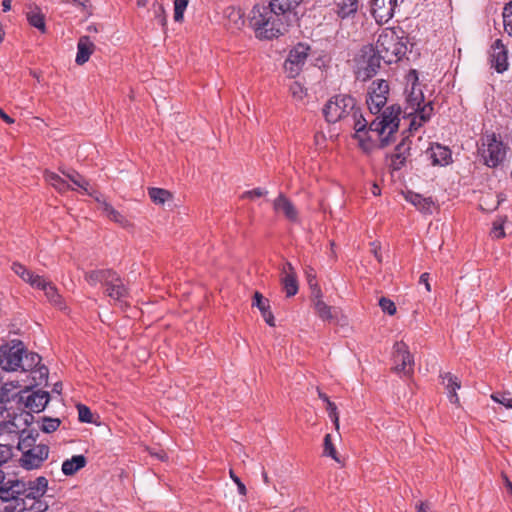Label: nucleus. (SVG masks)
<instances>
[{"label": "nucleus", "mask_w": 512, "mask_h": 512, "mask_svg": "<svg viewBox=\"0 0 512 512\" xmlns=\"http://www.w3.org/2000/svg\"><path fill=\"white\" fill-rule=\"evenodd\" d=\"M281 283L283 286V290L287 297H292L298 292V281L297 275H284L281 277Z\"/></svg>", "instance_id": "nucleus-38"}, {"label": "nucleus", "mask_w": 512, "mask_h": 512, "mask_svg": "<svg viewBox=\"0 0 512 512\" xmlns=\"http://www.w3.org/2000/svg\"><path fill=\"white\" fill-rule=\"evenodd\" d=\"M11 3H12V0H3L2 1V7H3L4 12H7L11 9Z\"/></svg>", "instance_id": "nucleus-63"}, {"label": "nucleus", "mask_w": 512, "mask_h": 512, "mask_svg": "<svg viewBox=\"0 0 512 512\" xmlns=\"http://www.w3.org/2000/svg\"><path fill=\"white\" fill-rule=\"evenodd\" d=\"M18 427L14 421H4L0 423V436L3 434L18 433Z\"/></svg>", "instance_id": "nucleus-54"}, {"label": "nucleus", "mask_w": 512, "mask_h": 512, "mask_svg": "<svg viewBox=\"0 0 512 512\" xmlns=\"http://www.w3.org/2000/svg\"><path fill=\"white\" fill-rule=\"evenodd\" d=\"M310 47L303 43H298L293 47L287 59L284 62V71L290 78H295L302 71L303 66L309 55Z\"/></svg>", "instance_id": "nucleus-11"}, {"label": "nucleus", "mask_w": 512, "mask_h": 512, "mask_svg": "<svg viewBox=\"0 0 512 512\" xmlns=\"http://www.w3.org/2000/svg\"><path fill=\"white\" fill-rule=\"evenodd\" d=\"M95 49L94 43L90 40L89 36H81L77 43V54L75 62L78 65L85 64Z\"/></svg>", "instance_id": "nucleus-22"}, {"label": "nucleus", "mask_w": 512, "mask_h": 512, "mask_svg": "<svg viewBox=\"0 0 512 512\" xmlns=\"http://www.w3.org/2000/svg\"><path fill=\"white\" fill-rule=\"evenodd\" d=\"M491 235L493 238L500 239L505 236L504 228L502 223L495 221L493 223V228L491 230Z\"/></svg>", "instance_id": "nucleus-56"}, {"label": "nucleus", "mask_w": 512, "mask_h": 512, "mask_svg": "<svg viewBox=\"0 0 512 512\" xmlns=\"http://www.w3.org/2000/svg\"><path fill=\"white\" fill-rule=\"evenodd\" d=\"M408 80L412 81L411 90L406 98V107L404 114L411 117L409 131L418 130L424 123L430 120L434 108L431 101L423 104L424 94L418 83V74L416 70H411L408 74Z\"/></svg>", "instance_id": "nucleus-3"}, {"label": "nucleus", "mask_w": 512, "mask_h": 512, "mask_svg": "<svg viewBox=\"0 0 512 512\" xmlns=\"http://www.w3.org/2000/svg\"><path fill=\"white\" fill-rule=\"evenodd\" d=\"M86 463L87 460L84 455H74L62 463V472L66 476H72L85 467Z\"/></svg>", "instance_id": "nucleus-27"}, {"label": "nucleus", "mask_w": 512, "mask_h": 512, "mask_svg": "<svg viewBox=\"0 0 512 512\" xmlns=\"http://www.w3.org/2000/svg\"><path fill=\"white\" fill-rule=\"evenodd\" d=\"M21 489V502H19L18 512L25 510L32 512H44L47 504L41 500L47 491L48 480L40 476L35 480L24 481Z\"/></svg>", "instance_id": "nucleus-7"}, {"label": "nucleus", "mask_w": 512, "mask_h": 512, "mask_svg": "<svg viewBox=\"0 0 512 512\" xmlns=\"http://www.w3.org/2000/svg\"><path fill=\"white\" fill-rule=\"evenodd\" d=\"M323 114L327 122H344L355 130V138L363 150H369L372 145L366 143L361 133L367 127V120L363 117L356 99L347 94H339L331 97L323 108Z\"/></svg>", "instance_id": "nucleus-1"}, {"label": "nucleus", "mask_w": 512, "mask_h": 512, "mask_svg": "<svg viewBox=\"0 0 512 512\" xmlns=\"http://www.w3.org/2000/svg\"><path fill=\"white\" fill-rule=\"evenodd\" d=\"M64 176L68 178L75 186L83 190L84 193L89 194V182L78 172L72 170L70 172H63Z\"/></svg>", "instance_id": "nucleus-39"}, {"label": "nucleus", "mask_w": 512, "mask_h": 512, "mask_svg": "<svg viewBox=\"0 0 512 512\" xmlns=\"http://www.w3.org/2000/svg\"><path fill=\"white\" fill-rule=\"evenodd\" d=\"M19 388L20 385L18 382L3 383L0 381V404L16 400Z\"/></svg>", "instance_id": "nucleus-28"}, {"label": "nucleus", "mask_w": 512, "mask_h": 512, "mask_svg": "<svg viewBox=\"0 0 512 512\" xmlns=\"http://www.w3.org/2000/svg\"><path fill=\"white\" fill-rule=\"evenodd\" d=\"M397 0H372L371 14L378 24L387 23L393 16Z\"/></svg>", "instance_id": "nucleus-15"}, {"label": "nucleus", "mask_w": 512, "mask_h": 512, "mask_svg": "<svg viewBox=\"0 0 512 512\" xmlns=\"http://www.w3.org/2000/svg\"><path fill=\"white\" fill-rule=\"evenodd\" d=\"M267 194V191L262 188H255L250 191H246L243 193L242 198H249V199H255L258 197L265 196Z\"/></svg>", "instance_id": "nucleus-55"}, {"label": "nucleus", "mask_w": 512, "mask_h": 512, "mask_svg": "<svg viewBox=\"0 0 512 512\" xmlns=\"http://www.w3.org/2000/svg\"><path fill=\"white\" fill-rule=\"evenodd\" d=\"M389 85L386 80L378 79L371 83L366 103L372 114H378L387 103Z\"/></svg>", "instance_id": "nucleus-10"}, {"label": "nucleus", "mask_w": 512, "mask_h": 512, "mask_svg": "<svg viewBox=\"0 0 512 512\" xmlns=\"http://www.w3.org/2000/svg\"><path fill=\"white\" fill-rule=\"evenodd\" d=\"M430 158L433 165H447L451 160V151L440 144H436L430 149Z\"/></svg>", "instance_id": "nucleus-26"}, {"label": "nucleus", "mask_w": 512, "mask_h": 512, "mask_svg": "<svg viewBox=\"0 0 512 512\" xmlns=\"http://www.w3.org/2000/svg\"><path fill=\"white\" fill-rule=\"evenodd\" d=\"M445 385V388L448 391V398L451 403L457 404L459 402L458 395L456 393L457 389L461 387V383L456 376L447 372L440 375Z\"/></svg>", "instance_id": "nucleus-25"}, {"label": "nucleus", "mask_w": 512, "mask_h": 512, "mask_svg": "<svg viewBox=\"0 0 512 512\" xmlns=\"http://www.w3.org/2000/svg\"><path fill=\"white\" fill-rule=\"evenodd\" d=\"M64 3L71 4L78 8L82 13L92 15V5L90 0H62Z\"/></svg>", "instance_id": "nucleus-44"}, {"label": "nucleus", "mask_w": 512, "mask_h": 512, "mask_svg": "<svg viewBox=\"0 0 512 512\" xmlns=\"http://www.w3.org/2000/svg\"><path fill=\"white\" fill-rule=\"evenodd\" d=\"M77 410H78V418L81 422H84V423L92 422L91 410L86 405L78 404Z\"/></svg>", "instance_id": "nucleus-50"}, {"label": "nucleus", "mask_w": 512, "mask_h": 512, "mask_svg": "<svg viewBox=\"0 0 512 512\" xmlns=\"http://www.w3.org/2000/svg\"><path fill=\"white\" fill-rule=\"evenodd\" d=\"M411 140L409 137H404L401 142L395 147L394 153L391 155V168L394 171L402 169L410 156Z\"/></svg>", "instance_id": "nucleus-18"}, {"label": "nucleus", "mask_w": 512, "mask_h": 512, "mask_svg": "<svg viewBox=\"0 0 512 512\" xmlns=\"http://www.w3.org/2000/svg\"><path fill=\"white\" fill-rule=\"evenodd\" d=\"M406 201L410 202L413 206H415L419 211L424 213H432V207L434 206V201L431 197H424L421 194L408 191L405 194Z\"/></svg>", "instance_id": "nucleus-23"}, {"label": "nucleus", "mask_w": 512, "mask_h": 512, "mask_svg": "<svg viewBox=\"0 0 512 512\" xmlns=\"http://www.w3.org/2000/svg\"><path fill=\"white\" fill-rule=\"evenodd\" d=\"M190 0H174V21L181 23Z\"/></svg>", "instance_id": "nucleus-42"}, {"label": "nucleus", "mask_w": 512, "mask_h": 512, "mask_svg": "<svg viewBox=\"0 0 512 512\" xmlns=\"http://www.w3.org/2000/svg\"><path fill=\"white\" fill-rule=\"evenodd\" d=\"M96 201L98 202V210L101 211V213L110 219L111 221L115 222L119 226L126 228L130 225L129 220L125 215H123L120 211L116 210L109 202H107L105 199L96 198Z\"/></svg>", "instance_id": "nucleus-20"}, {"label": "nucleus", "mask_w": 512, "mask_h": 512, "mask_svg": "<svg viewBox=\"0 0 512 512\" xmlns=\"http://www.w3.org/2000/svg\"><path fill=\"white\" fill-rule=\"evenodd\" d=\"M417 512H433L431 506L427 502H419L416 504Z\"/></svg>", "instance_id": "nucleus-60"}, {"label": "nucleus", "mask_w": 512, "mask_h": 512, "mask_svg": "<svg viewBox=\"0 0 512 512\" xmlns=\"http://www.w3.org/2000/svg\"><path fill=\"white\" fill-rule=\"evenodd\" d=\"M392 360L394 363L393 370L396 373H403L405 376L413 374L414 359L407 344L403 341L394 344Z\"/></svg>", "instance_id": "nucleus-12"}, {"label": "nucleus", "mask_w": 512, "mask_h": 512, "mask_svg": "<svg viewBox=\"0 0 512 512\" xmlns=\"http://www.w3.org/2000/svg\"><path fill=\"white\" fill-rule=\"evenodd\" d=\"M503 478H504V485H505V487L512 494V482L505 475L503 476Z\"/></svg>", "instance_id": "nucleus-64"}, {"label": "nucleus", "mask_w": 512, "mask_h": 512, "mask_svg": "<svg viewBox=\"0 0 512 512\" xmlns=\"http://www.w3.org/2000/svg\"><path fill=\"white\" fill-rule=\"evenodd\" d=\"M491 399L506 408H512V393L510 392H495L491 395Z\"/></svg>", "instance_id": "nucleus-43"}, {"label": "nucleus", "mask_w": 512, "mask_h": 512, "mask_svg": "<svg viewBox=\"0 0 512 512\" xmlns=\"http://www.w3.org/2000/svg\"><path fill=\"white\" fill-rule=\"evenodd\" d=\"M507 49L500 39L494 41L491 46V66L498 72L503 73L508 69Z\"/></svg>", "instance_id": "nucleus-17"}, {"label": "nucleus", "mask_w": 512, "mask_h": 512, "mask_svg": "<svg viewBox=\"0 0 512 512\" xmlns=\"http://www.w3.org/2000/svg\"><path fill=\"white\" fill-rule=\"evenodd\" d=\"M230 477L232 478V480L237 484V488H238V492L239 494L245 496L246 493H247V489L245 487V485L241 482V480L239 479V477H237L232 470H230Z\"/></svg>", "instance_id": "nucleus-57"}, {"label": "nucleus", "mask_w": 512, "mask_h": 512, "mask_svg": "<svg viewBox=\"0 0 512 512\" xmlns=\"http://www.w3.org/2000/svg\"><path fill=\"white\" fill-rule=\"evenodd\" d=\"M303 0H270L272 7L282 15L292 26L299 20L297 8Z\"/></svg>", "instance_id": "nucleus-16"}, {"label": "nucleus", "mask_w": 512, "mask_h": 512, "mask_svg": "<svg viewBox=\"0 0 512 512\" xmlns=\"http://www.w3.org/2000/svg\"><path fill=\"white\" fill-rule=\"evenodd\" d=\"M248 26L260 40L279 38L291 25L269 2L255 4L247 16Z\"/></svg>", "instance_id": "nucleus-2"}, {"label": "nucleus", "mask_w": 512, "mask_h": 512, "mask_svg": "<svg viewBox=\"0 0 512 512\" xmlns=\"http://www.w3.org/2000/svg\"><path fill=\"white\" fill-rule=\"evenodd\" d=\"M379 306L381 307L384 313H387L389 315H394L396 313L395 303L386 297H381L379 299Z\"/></svg>", "instance_id": "nucleus-49"}, {"label": "nucleus", "mask_w": 512, "mask_h": 512, "mask_svg": "<svg viewBox=\"0 0 512 512\" xmlns=\"http://www.w3.org/2000/svg\"><path fill=\"white\" fill-rule=\"evenodd\" d=\"M273 209L276 213H282L290 222H299L298 210L283 193H280L273 201Z\"/></svg>", "instance_id": "nucleus-19"}, {"label": "nucleus", "mask_w": 512, "mask_h": 512, "mask_svg": "<svg viewBox=\"0 0 512 512\" xmlns=\"http://www.w3.org/2000/svg\"><path fill=\"white\" fill-rule=\"evenodd\" d=\"M44 293L51 304L58 307L59 309H63L65 307L62 296L59 294L57 288L51 281L45 288Z\"/></svg>", "instance_id": "nucleus-36"}, {"label": "nucleus", "mask_w": 512, "mask_h": 512, "mask_svg": "<svg viewBox=\"0 0 512 512\" xmlns=\"http://www.w3.org/2000/svg\"><path fill=\"white\" fill-rule=\"evenodd\" d=\"M227 17L228 26L232 30H241L245 26L246 22H248L241 9L232 8Z\"/></svg>", "instance_id": "nucleus-32"}, {"label": "nucleus", "mask_w": 512, "mask_h": 512, "mask_svg": "<svg viewBox=\"0 0 512 512\" xmlns=\"http://www.w3.org/2000/svg\"><path fill=\"white\" fill-rule=\"evenodd\" d=\"M429 279H430V274L425 272V273H422L421 276H420V279H419V283L421 284H424L425 285V288L428 292L431 291V286H430V283H429Z\"/></svg>", "instance_id": "nucleus-59"}, {"label": "nucleus", "mask_w": 512, "mask_h": 512, "mask_svg": "<svg viewBox=\"0 0 512 512\" xmlns=\"http://www.w3.org/2000/svg\"><path fill=\"white\" fill-rule=\"evenodd\" d=\"M50 283V281L44 279L42 276L35 274L30 281L29 285L32 288L39 289V290H45L47 285Z\"/></svg>", "instance_id": "nucleus-52"}, {"label": "nucleus", "mask_w": 512, "mask_h": 512, "mask_svg": "<svg viewBox=\"0 0 512 512\" xmlns=\"http://www.w3.org/2000/svg\"><path fill=\"white\" fill-rule=\"evenodd\" d=\"M292 96L297 100H302L306 92L303 86L299 82H293L289 88Z\"/></svg>", "instance_id": "nucleus-53"}, {"label": "nucleus", "mask_w": 512, "mask_h": 512, "mask_svg": "<svg viewBox=\"0 0 512 512\" xmlns=\"http://www.w3.org/2000/svg\"><path fill=\"white\" fill-rule=\"evenodd\" d=\"M113 270L111 269H101V270H92L85 273V280L91 285L95 286L98 283L105 284L106 281L111 276Z\"/></svg>", "instance_id": "nucleus-30"}, {"label": "nucleus", "mask_w": 512, "mask_h": 512, "mask_svg": "<svg viewBox=\"0 0 512 512\" xmlns=\"http://www.w3.org/2000/svg\"><path fill=\"white\" fill-rule=\"evenodd\" d=\"M316 301L314 303L316 313L322 320H330L333 318L331 313V307L328 306L322 299H321V290L319 287L316 286V294H314Z\"/></svg>", "instance_id": "nucleus-34"}, {"label": "nucleus", "mask_w": 512, "mask_h": 512, "mask_svg": "<svg viewBox=\"0 0 512 512\" xmlns=\"http://www.w3.org/2000/svg\"><path fill=\"white\" fill-rule=\"evenodd\" d=\"M0 118L7 124L14 123V119L11 118L8 114H6L2 109H0Z\"/></svg>", "instance_id": "nucleus-62"}, {"label": "nucleus", "mask_w": 512, "mask_h": 512, "mask_svg": "<svg viewBox=\"0 0 512 512\" xmlns=\"http://www.w3.org/2000/svg\"><path fill=\"white\" fill-rule=\"evenodd\" d=\"M252 306L257 307L260 310L262 317L269 326H275V319L270 310L269 300L264 298L260 292L254 293Z\"/></svg>", "instance_id": "nucleus-24"}, {"label": "nucleus", "mask_w": 512, "mask_h": 512, "mask_svg": "<svg viewBox=\"0 0 512 512\" xmlns=\"http://www.w3.org/2000/svg\"><path fill=\"white\" fill-rule=\"evenodd\" d=\"M369 52L371 55H369L365 70V76L367 78L372 77L375 75L380 68V62L382 60V57L379 56V53L376 52V49L374 47L369 48Z\"/></svg>", "instance_id": "nucleus-33"}, {"label": "nucleus", "mask_w": 512, "mask_h": 512, "mask_svg": "<svg viewBox=\"0 0 512 512\" xmlns=\"http://www.w3.org/2000/svg\"><path fill=\"white\" fill-rule=\"evenodd\" d=\"M105 294L120 305L126 303L129 297V290L123 283L121 277L113 271L109 279L104 284Z\"/></svg>", "instance_id": "nucleus-14"}, {"label": "nucleus", "mask_w": 512, "mask_h": 512, "mask_svg": "<svg viewBox=\"0 0 512 512\" xmlns=\"http://www.w3.org/2000/svg\"><path fill=\"white\" fill-rule=\"evenodd\" d=\"M45 180L53 186L58 192L65 193L72 189L67 180L54 172H45Z\"/></svg>", "instance_id": "nucleus-31"}, {"label": "nucleus", "mask_w": 512, "mask_h": 512, "mask_svg": "<svg viewBox=\"0 0 512 512\" xmlns=\"http://www.w3.org/2000/svg\"><path fill=\"white\" fill-rule=\"evenodd\" d=\"M326 404V409L328 411L330 419L333 421L336 429H339V415L335 403L330 400H327Z\"/></svg>", "instance_id": "nucleus-51"}, {"label": "nucleus", "mask_w": 512, "mask_h": 512, "mask_svg": "<svg viewBox=\"0 0 512 512\" xmlns=\"http://www.w3.org/2000/svg\"><path fill=\"white\" fill-rule=\"evenodd\" d=\"M22 365L20 366V369L23 371H32L38 366H40L41 357L34 352H26L23 355V361Z\"/></svg>", "instance_id": "nucleus-37"}, {"label": "nucleus", "mask_w": 512, "mask_h": 512, "mask_svg": "<svg viewBox=\"0 0 512 512\" xmlns=\"http://www.w3.org/2000/svg\"><path fill=\"white\" fill-rule=\"evenodd\" d=\"M37 436L31 431L23 430L19 435L17 449L21 452L19 465L25 470L40 468L47 460L50 448L44 443H37Z\"/></svg>", "instance_id": "nucleus-5"}, {"label": "nucleus", "mask_w": 512, "mask_h": 512, "mask_svg": "<svg viewBox=\"0 0 512 512\" xmlns=\"http://www.w3.org/2000/svg\"><path fill=\"white\" fill-rule=\"evenodd\" d=\"M50 395L47 391L36 390H19L17 395V403L24 404V407L33 413L43 411L48 404Z\"/></svg>", "instance_id": "nucleus-13"}, {"label": "nucleus", "mask_w": 512, "mask_h": 512, "mask_svg": "<svg viewBox=\"0 0 512 512\" xmlns=\"http://www.w3.org/2000/svg\"><path fill=\"white\" fill-rule=\"evenodd\" d=\"M308 283L310 287L313 289V295L316 294V286L318 287V285L316 283L314 274H308Z\"/></svg>", "instance_id": "nucleus-61"}, {"label": "nucleus", "mask_w": 512, "mask_h": 512, "mask_svg": "<svg viewBox=\"0 0 512 512\" xmlns=\"http://www.w3.org/2000/svg\"><path fill=\"white\" fill-rule=\"evenodd\" d=\"M401 108L398 105H391L386 107L382 114L371 121L368 130L365 128L361 133V137L370 143L372 150L375 147L372 136L369 134H375L380 140V146L385 147L390 143V137L397 132L400 122ZM368 152V150H366Z\"/></svg>", "instance_id": "nucleus-4"}, {"label": "nucleus", "mask_w": 512, "mask_h": 512, "mask_svg": "<svg viewBox=\"0 0 512 512\" xmlns=\"http://www.w3.org/2000/svg\"><path fill=\"white\" fill-rule=\"evenodd\" d=\"M26 347L21 341H12L0 346V368L7 372L20 369Z\"/></svg>", "instance_id": "nucleus-9"}, {"label": "nucleus", "mask_w": 512, "mask_h": 512, "mask_svg": "<svg viewBox=\"0 0 512 512\" xmlns=\"http://www.w3.org/2000/svg\"><path fill=\"white\" fill-rule=\"evenodd\" d=\"M502 16L504 29L512 37V0L505 4Z\"/></svg>", "instance_id": "nucleus-40"}, {"label": "nucleus", "mask_w": 512, "mask_h": 512, "mask_svg": "<svg viewBox=\"0 0 512 512\" xmlns=\"http://www.w3.org/2000/svg\"><path fill=\"white\" fill-rule=\"evenodd\" d=\"M60 424L61 421L58 418L44 417L41 430L45 433H52L59 428Z\"/></svg>", "instance_id": "nucleus-45"}, {"label": "nucleus", "mask_w": 512, "mask_h": 512, "mask_svg": "<svg viewBox=\"0 0 512 512\" xmlns=\"http://www.w3.org/2000/svg\"><path fill=\"white\" fill-rule=\"evenodd\" d=\"M358 8V0H336L334 11L340 19L344 20L353 18L357 13Z\"/></svg>", "instance_id": "nucleus-21"}, {"label": "nucleus", "mask_w": 512, "mask_h": 512, "mask_svg": "<svg viewBox=\"0 0 512 512\" xmlns=\"http://www.w3.org/2000/svg\"><path fill=\"white\" fill-rule=\"evenodd\" d=\"M148 195L150 199L157 205H163L173 197L168 190L156 187L149 188Z\"/></svg>", "instance_id": "nucleus-35"}, {"label": "nucleus", "mask_w": 512, "mask_h": 512, "mask_svg": "<svg viewBox=\"0 0 512 512\" xmlns=\"http://www.w3.org/2000/svg\"><path fill=\"white\" fill-rule=\"evenodd\" d=\"M33 373V380L37 381V384H41L42 382H46L48 379V368L44 365L38 366L36 369L32 370Z\"/></svg>", "instance_id": "nucleus-48"}, {"label": "nucleus", "mask_w": 512, "mask_h": 512, "mask_svg": "<svg viewBox=\"0 0 512 512\" xmlns=\"http://www.w3.org/2000/svg\"><path fill=\"white\" fill-rule=\"evenodd\" d=\"M11 269L17 274L23 281L30 283L33 276L35 275L32 271L28 270L24 265L20 263H13Z\"/></svg>", "instance_id": "nucleus-41"}, {"label": "nucleus", "mask_w": 512, "mask_h": 512, "mask_svg": "<svg viewBox=\"0 0 512 512\" xmlns=\"http://www.w3.org/2000/svg\"><path fill=\"white\" fill-rule=\"evenodd\" d=\"M324 454L330 456L336 462H340L330 434H326L324 437Z\"/></svg>", "instance_id": "nucleus-46"}, {"label": "nucleus", "mask_w": 512, "mask_h": 512, "mask_svg": "<svg viewBox=\"0 0 512 512\" xmlns=\"http://www.w3.org/2000/svg\"><path fill=\"white\" fill-rule=\"evenodd\" d=\"M28 23L40 30L42 33L46 32L45 17L39 7H30L26 12Z\"/></svg>", "instance_id": "nucleus-29"}, {"label": "nucleus", "mask_w": 512, "mask_h": 512, "mask_svg": "<svg viewBox=\"0 0 512 512\" xmlns=\"http://www.w3.org/2000/svg\"><path fill=\"white\" fill-rule=\"evenodd\" d=\"M153 8H154L155 20L158 22L159 25H161L162 27H165L167 24V17H166V12H165L164 6L162 4L155 2L153 4Z\"/></svg>", "instance_id": "nucleus-47"}, {"label": "nucleus", "mask_w": 512, "mask_h": 512, "mask_svg": "<svg viewBox=\"0 0 512 512\" xmlns=\"http://www.w3.org/2000/svg\"><path fill=\"white\" fill-rule=\"evenodd\" d=\"M281 274H282V276H284V275L296 276L295 269L290 262H285L283 264L282 269H281Z\"/></svg>", "instance_id": "nucleus-58"}, {"label": "nucleus", "mask_w": 512, "mask_h": 512, "mask_svg": "<svg viewBox=\"0 0 512 512\" xmlns=\"http://www.w3.org/2000/svg\"><path fill=\"white\" fill-rule=\"evenodd\" d=\"M507 152V146L495 134L486 135L482 138L479 154L484 164L490 168L500 165Z\"/></svg>", "instance_id": "nucleus-8"}, {"label": "nucleus", "mask_w": 512, "mask_h": 512, "mask_svg": "<svg viewBox=\"0 0 512 512\" xmlns=\"http://www.w3.org/2000/svg\"><path fill=\"white\" fill-rule=\"evenodd\" d=\"M374 48L386 64L397 63L407 52L403 38L394 29L389 28L379 34Z\"/></svg>", "instance_id": "nucleus-6"}]
</instances>
